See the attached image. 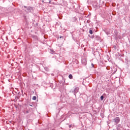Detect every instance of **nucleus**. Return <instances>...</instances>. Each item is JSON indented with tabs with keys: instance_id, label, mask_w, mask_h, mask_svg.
Instances as JSON below:
<instances>
[{
	"instance_id": "f257e3e1",
	"label": "nucleus",
	"mask_w": 130,
	"mask_h": 130,
	"mask_svg": "<svg viewBox=\"0 0 130 130\" xmlns=\"http://www.w3.org/2000/svg\"><path fill=\"white\" fill-rule=\"evenodd\" d=\"M79 89L80 88L78 87H76L74 89H72L71 90V92H72V93H74V95H75L76 96V94H77V93L79 92Z\"/></svg>"
},
{
	"instance_id": "f03ea898",
	"label": "nucleus",
	"mask_w": 130,
	"mask_h": 130,
	"mask_svg": "<svg viewBox=\"0 0 130 130\" xmlns=\"http://www.w3.org/2000/svg\"><path fill=\"white\" fill-rule=\"evenodd\" d=\"M113 121L114 122L115 124H117L120 121V119L119 118V117H117L115 119H113Z\"/></svg>"
},
{
	"instance_id": "7ed1b4c3",
	"label": "nucleus",
	"mask_w": 130,
	"mask_h": 130,
	"mask_svg": "<svg viewBox=\"0 0 130 130\" xmlns=\"http://www.w3.org/2000/svg\"><path fill=\"white\" fill-rule=\"evenodd\" d=\"M32 10L31 7H28L27 8V10L28 13H31V11Z\"/></svg>"
},
{
	"instance_id": "20e7f679",
	"label": "nucleus",
	"mask_w": 130,
	"mask_h": 130,
	"mask_svg": "<svg viewBox=\"0 0 130 130\" xmlns=\"http://www.w3.org/2000/svg\"><path fill=\"white\" fill-rule=\"evenodd\" d=\"M31 37L32 38H34V39H35V40H37L38 39V38L36 36L32 35Z\"/></svg>"
},
{
	"instance_id": "39448f33",
	"label": "nucleus",
	"mask_w": 130,
	"mask_h": 130,
	"mask_svg": "<svg viewBox=\"0 0 130 130\" xmlns=\"http://www.w3.org/2000/svg\"><path fill=\"white\" fill-rule=\"evenodd\" d=\"M45 70H46V72H49V69L47 67H45L44 68Z\"/></svg>"
},
{
	"instance_id": "423d86ee",
	"label": "nucleus",
	"mask_w": 130,
	"mask_h": 130,
	"mask_svg": "<svg viewBox=\"0 0 130 130\" xmlns=\"http://www.w3.org/2000/svg\"><path fill=\"white\" fill-rule=\"evenodd\" d=\"M69 79H73V75L72 74H70L69 76Z\"/></svg>"
},
{
	"instance_id": "0eeeda50",
	"label": "nucleus",
	"mask_w": 130,
	"mask_h": 130,
	"mask_svg": "<svg viewBox=\"0 0 130 130\" xmlns=\"http://www.w3.org/2000/svg\"><path fill=\"white\" fill-rule=\"evenodd\" d=\"M100 98H101V101H103V100L104 99V96L102 95Z\"/></svg>"
},
{
	"instance_id": "6e6552de",
	"label": "nucleus",
	"mask_w": 130,
	"mask_h": 130,
	"mask_svg": "<svg viewBox=\"0 0 130 130\" xmlns=\"http://www.w3.org/2000/svg\"><path fill=\"white\" fill-rule=\"evenodd\" d=\"M30 110H32V109H29V110H27L25 112V113H29L30 112Z\"/></svg>"
},
{
	"instance_id": "1a4fd4ad",
	"label": "nucleus",
	"mask_w": 130,
	"mask_h": 130,
	"mask_svg": "<svg viewBox=\"0 0 130 130\" xmlns=\"http://www.w3.org/2000/svg\"><path fill=\"white\" fill-rule=\"evenodd\" d=\"M106 34L107 35H110V31H106Z\"/></svg>"
},
{
	"instance_id": "9d476101",
	"label": "nucleus",
	"mask_w": 130,
	"mask_h": 130,
	"mask_svg": "<svg viewBox=\"0 0 130 130\" xmlns=\"http://www.w3.org/2000/svg\"><path fill=\"white\" fill-rule=\"evenodd\" d=\"M36 99H37L36 96H34L32 97V100H36Z\"/></svg>"
},
{
	"instance_id": "9b49d317",
	"label": "nucleus",
	"mask_w": 130,
	"mask_h": 130,
	"mask_svg": "<svg viewBox=\"0 0 130 130\" xmlns=\"http://www.w3.org/2000/svg\"><path fill=\"white\" fill-rule=\"evenodd\" d=\"M89 33H90L91 35L93 34V30H89Z\"/></svg>"
},
{
	"instance_id": "f8f14e48",
	"label": "nucleus",
	"mask_w": 130,
	"mask_h": 130,
	"mask_svg": "<svg viewBox=\"0 0 130 130\" xmlns=\"http://www.w3.org/2000/svg\"><path fill=\"white\" fill-rule=\"evenodd\" d=\"M51 52H52V53H55V51H54L53 50H50Z\"/></svg>"
},
{
	"instance_id": "ddd939ff",
	"label": "nucleus",
	"mask_w": 130,
	"mask_h": 130,
	"mask_svg": "<svg viewBox=\"0 0 130 130\" xmlns=\"http://www.w3.org/2000/svg\"><path fill=\"white\" fill-rule=\"evenodd\" d=\"M23 7H24V9H27V7L26 6H24Z\"/></svg>"
},
{
	"instance_id": "4468645a",
	"label": "nucleus",
	"mask_w": 130,
	"mask_h": 130,
	"mask_svg": "<svg viewBox=\"0 0 130 130\" xmlns=\"http://www.w3.org/2000/svg\"><path fill=\"white\" fill-rule=\"evenodd\" d=\"M73 6V9H75V5H74V4H72Z\"/></svg>"
},
{
	"instance_id": "2eb2a0df",
	"label": "nucleus",
	"mask_w": 130,
	"mask_h": 130,
	"mask_svg": "<svg viewBox=\"0 0 130 130\" xmlns=\"http://www.w3.org/2000/svg\"><path fill=\"white\" fill-rule=\"evenodd\" d=\"M60 38H63V37H62V36H60Z\"/></svg>"
},
{
	"instance_id": "dca6fc26",
	"label": "nucleus",
	"mask_w": 130,
	"mask_h": 130,
	"mask_svg": "<svg viewBox=\"0 0 130 130\" xmlns=\"http://www.w3.org/2000/svg\"><path fill=\"white\" fill-rule=\"evenodd\" d=\"M69 127H72V125H69Z\"/></svg>"
},
{
	"instance_id": "f3484780",
	"label": "nucleus",
	"mask_w": 130,
	"mask_h": 130,
	"mask_svg": "<svg viewBox=\"0 0 130 130\" xmlns=\"http://www.w3.org/2000/svg\"><path fill=\"white\" fill-rule=\"evenodd\" d=\"M91 66H92V67H94V64L92 63Z\"/></svg>"
},
{
	"instance_id": "a211bd4d",
	"label": "nucleus",
	"mask_w": 130,
	"mask_h": 130,
	"mask_svg": "<svg viewBox=\"0 0 130 130\" xmlns=\"http://www.w3.org/2000/svg\"><path fill=\"white\" fill-rule=\"evenodd\" d=\"M51 3V1H49V4H50Z\"/></svg>"
},
{
	"instance_id": "6ab92c4d",
	"label": "nucleus",
	"mask_w": 130,
	"mask_h": 130,
	"mask_svg": "<svg viewBox=\"0 0 130 130\" xmlns=\"http://www.w3.org/2000/svg\"><path fill=\"white\" fill-rule=\"evenodd\" d=\"M29 106H31V107H32V106H32L31 105H29Z\"/></svg>"
},
{
	"instance_id": "aec40b11",
	"label": "nucleus",
	"mask_w": 130,
	"mask_h": 130,
	"mask_svg": "<svg viewBox=\"0 0 130 130\" xmlns=\"http://www.w3.org/2000/svg\"><path fill=\"white\" fill-rule=\"evenodd\" d=\"M75 5H76V3H74Z\"/></svg>"
}]
</instances>
